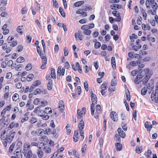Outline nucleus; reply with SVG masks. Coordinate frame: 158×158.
Wrapping results in <instances>:
<instances>
[{"mask_svg": "<svg viewBox=\"0 0 158 158\" xmlns=\"http://www.w3.org/2000/svg\"><path fill=\"white\" fill-rule=\"evenodd\" d=\"M144 71L145 73L146 76L140 81H142L143 84V85H145L150 78L152 74H151V72H150L149 69L148 68L144 69Z\"/></svg>", "mask_w": 158, "mask_h": 158, "instance_id": "nucleus-1", "label": "nucleus"}, {"mask_svg": "<svg viewBox=\"0 0 158 158\" xmlns=\"http://www.w3.org/2000/svg\"><path fill=\"white\" fill-rule=\"evenodd\" d=\"M16 135V132L13 131V130L10 131L7 136L6 140L8 143H11L14 138Z\"/></svg>", "mask_w": 158, "mask_h": 158, "instance_id": "nucleus-2", "label": "nucleus"}, {"mask_svg": "<svg viewBox=\"0 0 158 158\" xmlns=\"http://www.w3.org/2000/svg\"><path fill=\"white\" fill-rule=\"evenodd\" d=\"M41 106H39L35 108L34 111L35 113H37L38 115L40 117L43 116V114H45L44 111L41 110Z\"/></svg>", "mask_w": 158, "mask_h": 158, "instance_id": "nucleus-3", "label": "nucleus"}, {"mask_svg": "<svg viewBox=\"0 0 158 158\" xmlns=\"http://www.w3.org/2000/svg\"><path fill=\"white\" fill-rule=\"evenodd\" d=\"M32 155V152L30 150L27 152H24L21 154V158H30V156Z\"/></svg>", "mask_w": 158, "mask_h": 158, "instance_id": "nucleus-4", "label": "nucleus"}, {"mask_svg": "<svg viewBox=\"0 0 158 158\" xmlns=\"http://www.w3.org/2000/svg\"><path fill=\"white\" fill-rule=\"evenodd\" d=\"M150 87L151 88L153 89V86L152 85V84L150 85L149 83H148V85L147 86L144 87L141 90V94L143 95H145L147 93V89L148 88L149 89Z\"/></svg>", "mask_w": 158, "mask_h": 158, "instance_id": "nucleus-5", "label": "nucleus"}, {"mask_svg": "<svg viewBox=\"0 0 158 158\" xmlns=\"http://www.w3.org/2000/svg\"><path fill=\"white\" fill-rule=\"evenodd\" d=\"M110 118L114 121L117 122L118 120V115L115 111H112L110 113Z\"/></svg>", "mask_w": 158, "mask_h": 158, "instance_id": "nucleus-6", "label": "nucleus"}, {"mask_svg": "<svg viewBox=\"0 0 158 158\" xmlns=\"http://www.w3.org/2000/svg\"><path fill=\"white\" fill-rule=\"evenodd\" d=\"M58 108H60V111L63 112L64 109V105L63 101L60 100L59 102Z\"/></svg>", "mask_w": 158, "mask_h": 158, "instance_id": "nucleus-7", "label": "nucleus"}, {"mask_svg": "<svg viewBox=\"0 0 158 158\" xmlns=\"http://www.w3.org/2000/svg\"><path fill=\"white\" fill-rule=\"evenodd\" d=\"M143 75L140 74L138 75L135 80V83L137 84H139V82H140V80L143 78Z\"/></svg>", "mask_w": 158, "mask_h": 158, "instance_id": "nucleus-8", "label": "nucleus"}, {"mask_svg": "<svg viewBox=\"0 0 158 158\" xmlns=\"http://www.w3.org/2000/svg\"><path fill=\"white\" fill-rule=\"evenodd\" d=\"M118 132L119 135L122 138H124L126 136L124 132L123 131L122 129L119 128L118 129Z\"/></svg>", "mask_w": 158, "mask_h": 158, "instance_id": "nucleus-9", "label": "nucleus"}, {"mask_svg": "<svg viewBox=\"0 0 158 158\" xmlns=\"http://www.w3.org/2000/svg\"><path fill=\"white\" fill-rule=\"evenodd\" d=\"M84 123L83 120L81 119L80 122L79 123L78 126L80 131L83 130L84 128Z\"/></svg>", "mask_w": 158, "mask_h": 158, "instance_id": "nucleus-10", "label": "nucleus"}, {"mask_svg": "<svg viewBox=\"0 0 158 158\" xmlns=\"http://www.w3.org/2000/svg\"><path fill=\"white\" fill-rule=\"evenodd\" d=\"M111 8L113 10H116L117 9H120L121 8V6L118 4H113L110 6Z\"/></svg>", "mask_w": 158, "mask_h": 158, "instance_id": "nucleus-11", "label": "nucleus"}, {"mask_svg": "<svg viewBox=\"0 0 158 158\" xmlns=\"http://www.w3.org/2000/svg\"><path fill=\"white\" fill-rule=\"evenodd\" d=\"M92 95H91V101L92 103H97V97H96V95L94 94H92Z\"/></svg>", "mask_w": 158, "mask_h": 158, "instance_id": "nucleus-12", "label": "nucleus"}, {"mask_svg": "<svg viewBox=\"0 0 158 158\" xmlns=\"http://www.w3.org/2000/svg\"><path fill=\"white\" fill-rule=\"evenodd\" d=\"M111 64L113 69H115L116 68L115 58L114 57H112L111 58Z\"/></svg>", "mask_w": 158, "mask_h": 158, "instance_id": "nucleus-13", "label": "nucleus"}, {"mask_svg": "<svg viewBox=\"0 0 158 158\" xmlns=\"http://www.w3.org/2000/svg\"><path fill=\"white\" fill-rule=\"evenodd\" d=\"M19 125V124L18 123H15L14 122H12L10 123L8 128H10V129H11L14 127H18Z\"/></svg>", "mask_w": 158, "mask_h": 158, "instance_id": "nucleus-14", "label": "nucleus"}, {"mask_svg": "<svg viewBox=\"0 0 158 158\" xmlns=\"http://www.w3.org/2000/svg\"><path fill=\"white\" fill-rule=\"evenodd\" d=\"M84 3V2L83 1H81L77 2L74 4V6L75 7L79 6Z\"/></svg>", "mask_w": 158, "mask_h": 158, "instance_id": "nucleus-15", "label": "nucleus"}, {"mask_svg": "<svg viewBox=\"0 0 158 158\" xmlns=\"http://www.w3.org/2000/svg\"><path fill=\"white\" fill-rule=\"evenodd\" d=\"M45 113L47 114H50L52 113V110L49 107L45 108V110L44 111Z\"/></svg>", "mask_w": 158, "mask_h": 158, "instance_id": "nucleus-16", "label": "nucleus"}, {"mask_svg": "<svg viewBox=\"0 0 158 158\" xmlns=\"http://www.w3.org/2000/svg\"><path fill=\"white\" fill-rule=\"evenodd\" d=\"M6 132V131L5 130H4L3 131H2L1 132V139L3 140H6V138L7 135H5V133Z\"/></svg>", "mask_w": 158, "mask_h": 158, "instance_id": "nucleus-17", "label": "nucleus"}, {"mask_svg": "<svg viewBox=\"0 0 158 158\" xmlns=\"http://www.w3.org/2000/svg\"><path fill=\"white\" fill-rule=\"evenodd\" d=\"M30 145L29 144H25L24 146V152H27L30 150Z\"/></svg>", "mask_w": 158, "mask_h": 158, "instance_id": "nucleus-18", "label": "nucleus"}, {"mask_svg": "<svg viewBox=\"0 0 158 158\" xmlns=\"http://www.w3.org/2000/svg\"><path fill=\"white\" fill-rule=\"evenodd\" d=\"M96 103H92L90 105V109L91 110V114L92 115H93L94 114L95 110V105Z\"/></svg>", "mask_w": 158, "mask_h": 158, "instance_id": "nucleus-19", "label": "nucleus"}, {"mask_svg": "<svg viewBox=\"0 0 158 158\" xmlns=\"http://www.w3.org/2000/svg\"><path fill=\"white\" fill-rule=\"evenodd\" d=\"M115 146L116 147L117 151H120L122 150V146L121 144L119 143H116Z\"/></svg>", "mask_w": 158, "mask_h": 158, "instance_id": "nucleus-20", "label": "nucleus"}, {"mask_svg": "<svg viewBox=\"0 0 158 158\" xmlns=\"http://www.w3.org/2000/svg\"><path fill=\"white\" fill-rule=\"evenodd\" d=\"M136 64H140V61L138 60L136 62L135 61H132L130 63V65H131L132 66H135L136 65Z\"/></svg>", "mask_w": 158, "mask_h": 158, "instance_id": "nucleus-21", "label": "nucleus"}, {"mask_svg": "<svg viewBox=\"0 0 158 158\" xmlns=\"http://www.w3.org/2000/svg\"><path fill=\"white\" fill-rule=\"evenodd\" d=\"M23 27V26H19L17 27V32L19 33V34L20 35H22L23 34V32L22 31V27Z\"/></svg>", "mask_w": 158, "mask_h": 158, "instance_id": "nucleus-22", "label": "nucleus"}, {"mask_svg": "<svg viewBox=\"0 0 158 158\" xmlns=\"http://www.w3.org/2000/svg\"><path fill=\"white\" fill-rule=\"evenodd\" d=\"M101 106L100 105H97L96 107V112L98 114H100L101 113Z\"/></svg>", "mask_w": 158, "mask_h": 158, "instance_id": "nucleus-23", "label": "nucleus"}, {"mask_svg": "<svg viewBox=\"0 0 158 158\" xmlns=\"http://www.w3.org/2000/svg\"><path fill=\"white\" fill-rule=\"evenodd\" d=\"M51 77L53 79L56 78V75H55V70L54 69L52 68L51 69Z\"/></svg>", "mask_w": 158, "mask_h": 158, "instance_id": "nucleus-24", "label": "nucleus"}, {"mask_svg": "<svg viewBox=\"0 0 158 158\" xmlns=\"http://www.w3.org/2000/svg\"><path fill=\"white\" fill-rule=\"evenodd\" d=\"M37 154L38 157L40 158H42L44 155L43 152L40 150H38Z\"/></svg>", "mask_w": 158, "mask_h": 158, "instance_id": "nucleus-25", "label": "nucleus"}, {"mask_svg": "<svg viewBox=\"0 0 158 158\" xmlns=\"http://www.w3.org/2000/svg\"><path fill=\"white\" fill-rule=\"evenodd\" d=\"M24 58L22 56H20L16 59V62L18 63H21L24 61Z\"/></svg>", "mask_w": 158, "mask_h": 158, "instance_id": "nucleus-26", "label": "nucleus"}, {"mask_svg": "<svg viewBox=\"0 0 158 158\" xmlns=\"http://www.w3.org/2000/svg\"><path fill=\"white\" fill-rule=\"evenodd\" d=\"M141 46L140 45H137V46H134L132 47V49L133 50L137 51L138 50L141 48Z\"/></svg>", "mask_w": 158, "mask_h": 158, "instance_id": "nucleus-27", "label": "nucleus"}, {"mask_svg": "<svg viewBox=\"0 0 158 158\" xmlns=\"http://www.w3.org/2000/svg\"><path fill=\"white\" fill-rule=\"evenodd\" d=\"M114 78L113 79L111 82V85L112 86H115L117 85V82L115 80V77H114Z\"/></svg>", "mask_w": 158, "mask_h": 158, "instance_id": "nucleus-28", "label": "nucleus"}, {"mask_svg": "<svg viewBox=\"0 0 158 158\" xmlns=\"http://www.w3.org/2000/svg\"><path fill=\"white\" fill-rule=\"evenodd\" d=\"M145 155L147 156V158H151V155L152 154L151 151L149 149L148 150L147 152L146 153Z\"/></svg>", "mask_w": 158, "mask_h": 158, "instance_id": "nucleus-29", "label": "nucleus"}, {"mask_svg": "<svg viewBox=\"0 0 158 158\" xmlns=\"http://www.w3.org/2000/svg\"><path fill=\"white\" fill-rule=\"evenodd\" d=\"M37 121V119L36 118L32 117L29 120V122L31 124H33Z\"/></svg>", "mask_w": 158, "mask_h": 158, "instance_id": "nucleus-30", "label": "nucleus"}, {"mask_svg": "<svg viewBox=\"0 0 158 158\" xmlns=\"http://www.w3.org/2000/svg\"><path fill=\"white\" fill-rule=\"evenodd\" d=\"M34 77V75L33 74H30L28 76L27 79L28 81H30L32 80Z\"/></svg>", "mask_w": 158, "mask_h": 158, "instance_id": "nucleus-31", "label": "nucleus"}, {"mask_svg": "<svg viewBox=\"0 0 158 158\" xmlns=\"http://www.w3.org/2000/svg\"><path fill=\"white\" fill-rule=\"evenodd\" d=\"M23 67V66L22 64H18L15 67L16 70L17 71L21 70V68Z\"/></svg>", "mask_w": 158, "mask_h": 158, "instance_id": "nucleus-32", "label": "nucleus"}, {"mask_svg": "<svg viewBox=\"0 0 158 158\" xmlns=\"http://www.w3.org/2000/svg\"><path fill=\"white\" fill-rule=\"evenodd\" d=\"M47 87L49 90H51L52 89V84L51 81H49L48 82Z\"/></svg>", "mask_w": 158, "mask_h": 158, "instance_id": "nucleus-33", "label": "nucleus"}, {"mask_svg": "<svg viewBox=\"0 0 158 158\" xmlns=\"http://www.w3.org/2000/svg\"><path fill=\"white\" fill-rule=\"evenodd\" d=\"M42 62L43 64L40 67V69H44L46 68L45 65L47 64V61L45 60H43Z\"/></svg>", "mask_w": 158, "mask_h": 158, "instance_id": "nucleus-34", "label": "nucleus"}, {"mask_svg": "<svg viewBox=\"0 0 158 158\" xmlns=\"http://www.w3.org/2000/svg\"><path fill=\"white\" fill-rule=\"evenodd\" d=\"M117 15H118V16H117V18H116L114 20L115 21H117V22H120L121 21V17L120 16V13H117Z\"/></svg>", "mask_w": 158, "mask_h": 158, "instance_id": "nucleus-35", "label": "nucleus"}, {"mask_svg": "<svg viewBox=\"0 0 158 158\" xmlns=\"http://www.w3.org/2000/svg\"><path fill=\"white\" fill-rule=\"evenodd\" d=\"M19 95L17 94H15L12 97V99L13 101H16L19 98Z\"/></svg>", "mask_w": 158, "mask_h": 158, "instance_id": "nucleus-36", "label": "nucleus"}, {"mask_svg": "<svg viewBox=\"0 0 158 158\" xmlns=\"http://www.w3.org/2000/svg\"><path fill=\"white\" fill-rule=\"evenodd\" d=\"M42 90L40 89H37L34 91V94L35 95H37L40 94Z\"/></svg>", "mask_w": 158, "mask_h": 158, "instance_id": "nucleus-37", "label": "nucleus"}, {"mask_svg": "<svg viewBox=\"0 0 158 158\" xmlns=\"http://www.w3.org/2000/svg\"><path fill=\"white\" fill-rule=\"evenodd\" d=\"M83 33L86 35H89L91 33V31L89 29L85 30H84Z\"/></svg>", "mask_w": 158, "mask_h": 158, "instance_id": "nucleus-38", "label": "nucleus"}, {"mask_svg": "<svg viewBox=\"0 0 158 158\" xmlns=\"http://www.w3.org/2000/svg\"><path fill=\"white\" fill-rule=\"evenodd\" d=\"M44 151L47 153H49L51 151V148L47 147H44Z\"/></svg>", "mask_w": 158, "mask_h": 158, "instance_id": "nucleus-39", "label": "nucleus"}, {"mask_svg": "<svg viewBox=\"0 0 158 158\" xmlns=\"http://www.w3.org/2000/svg\"><path fill=\"white\" fill-rule=\"evenodd\" d=\"M101 44L100 42H95L94 44V47L95 48L97 49L100 47Z\"/></svg>", "mask_w": 158, "mask_h": 158, "instance_id": "nucleus-40", "label": "nucleus"}, {"mask_svg": "<svg viewBox=\"0 0 158 158\" xmlns=\"http://www.w3.org/2000/svg\"><path fill=\"white\" fill-rule=\"evenodd\" d=\"M27 113H26L25 114V117H24V118H23L21 120V122L22 123L24 122L27 120L28 119V117L27 116Z\"/></svg>", "mask_w": 158, "mask_h": 158, "instance_id": "nucleus-41", "label": "nucleus"}, {"mask_svg": "<svg viewBox=\"0 0 158 158\" xmlns=\"http://www.w3.org/2000/svg\"><path fill=\"white\" fill-rule=\"evenodd\" d=\"M32 68V65L31 64H28L26 67V69L27 71L31 70Z\"/></svg>", "mask_w": 158, "mask_h": 158, "instance_id": "nucleus-42", "label": "nucleus"}, {"mask_svg": "<svg viewBox=\"0 0 158 158\" xmlns=\"http://www.w3.org/2000/svg\"><path fill=\"white\" fill-rule=\"evenodd\" d=\"M21 149L20 147H18L15 150L14 152V154H15L19 153V152H21Z\"/></svg>", "mask_w": 158, "mask_h": 158, "instance_id": "nucleus-43", "label": "nucleus"}, {"mask_svg": "<svg viewBox=\"0 0 158 158\" xmlns=\"http://www.w3.org/2000/svg\"><path fill=\"white\" fill-rule=\"evenodd\" d=\"M15 146V144L14 143H12V144L10 146L9 148V152L10 153H11L12 152V151L13 150V148H14Z\"/></svg>", "mask_w": 158, "mask_h": 158, "instance_id": "nucleus-44", "label": "nucleus"}, {"mask_svg": "<svg viewBox=\"0 0 158 158\" xmlns=\"http://www.w3.org/2000/svg\"><path fill=\"white\" fill-rule=\"evenodd\" d=\"M53 1V5L54 7L56 8H58V4L56 0H52Z\"/></svg>", "mask_w": 158, "mask_h": 158, "instance_id": "nucleus-45", "label": "nucleus"}, {"mask_svg": "<svg viewBox=\"0 0 158 158\" xmlns=\"http://www.w3.org/2000/svg\"><path fill=\"white\" fill-rule=\"evenodd\" d=\"M152 8L153 10H156L158 8L157 4L156 2H155L154 4H152Z\"/></svg>", "mask_w": 158, "mask_h": 158, "instance_id": "nucleus-46", "label": "nucleus"}, {"mask_svg": "<svg viewBox=\"0 0 158 158\" xmlns=\"http://www.w3.org/2000/svg\"><path fill=\"white\" fill-rule=\"evenodd\" d=\"M81 29L83 30H85L89 29V25H83L81 27Z\"/></svg>", "mask_w": 158, "mask_h": 158, "instance_id": "nucleus-47", "label": "nucleus"}, {"mask_svg": "<svg viewBox=\"0 0 158 158\" xmlns=\"http://www.w3.org/2000/svg\"><path fill=\"white\" fill-rule=\"evenodd\" d=\"M121 125L124 131H126L127 130V127L126 126V124L123 122L122 123Z\"/></svg>", "mask_w": 158, "mask_h": 158, "instance_id": "nucleus-48", "label": "nucleus"}, {"mask_svg": "<svg viewBox=\"0 0 158 158\" xmlns=\"http://www.w3.org/2000/svg\"><path fill=\"white\" fill-rule=\"evenodd\" d=\"M156 92L155 94H153V92L151 94V98L152 101H155L156 100Z\"/></svg>", "mask_w": 158, "mask_h": 158, "instance_id": "nucleus-49", "label": "nucleus"}, {"mask_svg": "<svg viewBox=\"0 0 158 158\" xmlns=\"http://www.w3.org/2000/svg\"><path fill=\"white\" fill-rule=\"evenodd\" d=\"M12 77V73L10 72L7 73L6 75V78L7 79H10Z\"/></svg>", "mask_w": 158, "mask_h": 158, "instance_id": "nucleus-50", "label": "nucleus"}, {"mask_svg": "<svg viewBox=\"0 0 158 158\" xmlns=\"http://www.w3.org/2000/svg\"><path fill=\"white\" fill-rule=\"evenodd\" d=\"M69 124H67L66 127V128L67 130V134L68 135H69L71 132V130L69 129Z\"/></svg>", "mask_w": 158, "mask_h": 158, "instance_id": "nucleus-51", "label": "nucleus"}, {"mask_svg": "<svg viewBox=\"0 0 158 158\" xmlns=\"http://www.w3.org/2000/svg\"><path fill=\"white\" fill-rule=\"evenodd\" d=\"M84 86L85 89L86 91L88 90V86L87 81H85L84 83Z\"/></svg>", "mask_w": 158, "mask_h": 158, "instance_id": "nucleus-52", "label": "nucleus"}, {"mask_svg": "<svg viewBox=\"0 0 158 158\" xmlns=\"http://www.w3.org/2000/svg\"><path fill=\"white\" fill-rule=\"evenodd\" d=\"M87 22V19H83L79 21V22L81 24L86 23Z\"/></svg>", "mask_w": 158, "mask_h": 158, "instance_id": "nucleus-53", "label": "nucleus"}, {"mask_svg": "<svg viewBox=\"0 0 158 158\" xmlns=\"http://www.w3.org/2000/svg\"><path fill=\"white\" fill-rule=\"evenodd\" d=\"M107 82H104L101 86V88L102 89H106Z\"/></svg>", "mask_w": 158, "mask_h": 158, "instance_id": "nucleus-54", "label": "nucleus"}, {"mask_svg": "<svg viewBox=\"0 0 158 158\" xmlns=\"http://www.w3.org/2000/svg\"><path fill=\"white\" fill-rule=\"evenodd\" d=\"M17 48L18 49V52H21L23 50V47L22 45H19L18 46Z\"/></svg>", "mask_w": 158, "mask_h": 158, "instance_id": "nucleus-55", "label": "nucleus"}, {"mask_svg": "<svg viewBox=\"0 0 158 158\" xmlns=\"http://www.w3.org/2000/svg\"><path fill=\"white\" fill-rule=\"evenodd\" d=\"M57 73V75L60 77L61 75V68L60 66H59L58 67Z\"/></svg>", "mask_w": 158, "mask_h": 158, "instance_id": "nucleus-56", "label": "nucleus"}, {"mask_svg": "<svg viewBox=\"0 0 158 158\" xmlns=\"http://www.w3.org/2000/svg\"><path fill=\"white\" fill-rule=\"evenodd\" d=\"M33 84H35V86H38L40 84L41 81L40 80H36Z\"/></svg>", "mask_w": 158, "mask_h": 158, "instance_id": "nucleus-57", "label": "nucleus"}, {"mask_svg": "<svg viewBox=\"0 0 158 158\" xmlns=\"http://www.w3.org/2000/svg\"><path fill=\"white\" fill-rule=\"evenodd\" d=\"M39 55L43 60H45L47 61V59L46 56H43V54L42 53Z\"/></svg>", "mask_w": 158, "mask_h": 158, "instance_id": "nucleus-58", "label": "nucleus"}, {"mask_svg": "<svg viewBox=\"0 0 158 158\" xmlns=\"http://www.w3.org/2000/svg\"><path fill=\"white\" fill-rule=\"evenodd\" d=\"M142 19L141 16L139 17V18L138 19H137V23L138 25H140L141 24V21L142 20Z\"/></svg>", "mask_w": 158, "mask_h": 158, "instance_id": "nucleus-59", "label": "nucleus"}, {"mask_svg": "<svg viewBox=\"0 0 158 158\" xmlns=\"http://www.w3.org/2000/svg\"><path fill=\"white\" fill-rule=\"evenodd\" d=\"M40 99L39 98H36L35 99L34 101V104H35V105H38V103L40 102Z\"/></svg>", "mask_w": 158, "mask_h": 158, "instance_id": "nucleus-60", "label": "nucleus"}, {"mask_svg": "<svg viewBox=\"0 0 158 158\" xmlns=\"http://www.w3.org/2000/svg\"><path fill=\"white\" fill-rule=\"evenodd\" d=\"M69 53V52L68 51V50L67 49V48L65 47L64 48V55L65 56H67Z\"/></svg>", "mask_w": 158, "mask_h": 158, "instance_id": "nucleus-61", "label": "nucleus"}, {"mask_svg": "<svg viewBox=\"0 0 158 158\" xmlns=\"http://www.w3.org/2000/svg\"><path fill=\"white\" fill-rule=\"evenodd\" d=\"M42 117H43V119L44 120H47L49 118V116L48 115H44V114H43V116H42Z\"/></svg>", "mask_w": 158, "mask_h": 158, "instance_id": "nucleus-62", "label": "nucleus"}, {"mask_svg": "<svg viewBox=\"0 0 158 158\" xmlns=\"http://www.w3.org/2000/svg\"><path fill=\"white\" fill-rule=\"evenodd\" d=\"M16 87L18 89H19L21 87L22 84L20 83H17L15 84Z\"/></svg>", "mask_w": 158, "mask_h": 158, "instance_id": "nucleus-63", "label": "nucleus"}, {"mask_svg": "<svg viewBox=\"0 0 158 158\" xmlns=\"http://www.w3.org/2000/svg\"><path fill=\"white\" fill-rule=\"evenodd\" d=\"M17 44V41H13L10 44L11 46L14 47Z\"/></svg>", "mask_w": 158, "mask_h": 158, "instance_id": "nucleus-64", "label": "nucleus"}]
</instances>
